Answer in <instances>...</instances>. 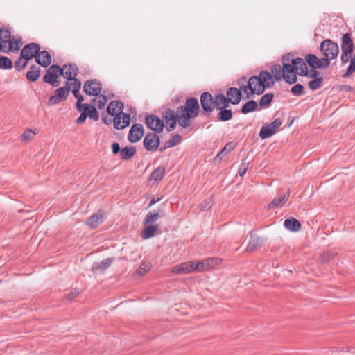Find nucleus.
<instances>
[{
	"mask_svg": "<svg viewBox=\"0 0 355 355\" xmlns=\"http://www.w3.org/2000/svg\"><path fill=\"white\" fill-rule=\"evenodd\" d=\"M180 115L179 125L186 128L191 125V120L197 117L200 112L199 102L196 98H188L184 105L177 107Z\"/></svg>",
	"mask_w": 355,
	"mask_h": 355,
	"instance_id": "f257e3e1",
	"label": "nucleus"
},
{
	"mask_svg": "<svg viewBox=\"0 0 355 355\" xmlns=\"http://www.w3.org/2000/svg\"><path fill=\"white\" fill-rule=\"evenodd\" d=\"M218 94L214 97L212 94L208 92H205L200 96V102L202 107V113L209 116L214 110V108L220 104L218 101Z\"/></svg>",
	"mask_w": 355,
	"mask_h": 355,
	"instance_id": "f03ea898",
	"label": "nucleus"
},
{
	"mask_svg": "<svg viewBox=\"0 0 355 355\" xmlns=\"http://www.w3.org/2000/svg\"><path fill=\"white\" fill-rule=\"evenodd\" d=\"M260 77L252 76L248 79L246 85H241V89L245 94V99H249L255 94L261 95L264 92V87L260 85Z\"/></svg>",
	"mask_w": 355,
	"mask_h": 355,
	"instance_id": "7ed1b4c3",
	"label": "nucleus"
},
{
	"mask_svg": "<svg viewBox=\"0 0 355 355\" xmlns=\"http://www.w3.org/2000/svg\"><path fill=\"white\" fill-rule=\"evenodd\" d=\"M241 91V87L239 88L234 87H229L226 91V96L223 93H218V98L217 99L220 103L238 105L242 98Z\"/></svg>",
	"mask_w": 355,
	"mask_h": 355,
	"instance_id": "20e7f679",
	"label": "nucleus"
},
{
	"mask_svg": "<svg viewBox=\"0 0 355 355\" xmlns=\"http://www.w3.org/2000/svg\"><path fill=\"white\" fill-rule=\"evenodd\" d=\"M320 49L324 55V59H327L330 63L331 60L335 59L339 54V47L337 43L330 39L323 40L320 45Z\"/></svg>",
	"mask_w": 355,
	"mask_h": 355,
	"instance_id": "39448f33",
	"label": "nucleus"
},
{
	"mask_svg": "<svg viewBox=\"0 0 355 355\" xmlns=\"http://www.w3.org/2000/svg\"><path fill=\"white\" fill-rule=\"evenodd\" d=\"M62 75H63V69L58 64H52L46 70L42 80L44 83H48L53 87H58L60 85V82L58 80V78L62 76Z\"/></svg>",
	"mask_w": 355,
	"mask_h": 355,
	"instance_id": "423d86ee",
	"label": "nucleus"
},
{
	"mask_svg": "<svg viewBox=\"0 0 355 355\" xmlns=\"http://www.w3.org/2000/svg\"><path fill=\"white\" fill-rule=\"evenodd\" d=\"M40 49V45L35 42L28 43L22 48L19 60H24V67H26L31 59L35 58L36 60Z\"/></svg>",
	"mask_w": 355,
	"mask_h": 355,
	"instance_id": "0eeeda50",
	"label": "nucleus"
},
{
	"mask_svg": "<svg viewBox=\"0 0 355 355\" xmlns=\"http://www.w3.org/2000/svg\"><path fill=\"white\" fill-rule=\"evenodd\" d=\"M163 121H164L166 123V130L168 132L173 130L177 125V122H179L180 115L178 114V109L174 111L172 109L168 108L162 113Z\"/></svg>",
	"mask_w": 355,
	"mask_h": 355,
	"instance_id": "6e6552de",
	"label": "nucleus"
},
{
	"mask_svg": "<svg viewBox=\"0 0 355 355\" xmlns=\"http://www.w3.org/2000/svg\"><path fill=\"white\" fill-rule=\"evenodd\" d=\"M271 75L276 82H279L282 79L289 85H293L297 81V77L294 74L293 76H284V71L282 70V66L280 64H274L271 67Z\"/></svg>",
	"mask_w": 355,
	"mask_h": 355,
	"instance_id": "1a4fd4ad",
	"label": "nucleus"
},
{
	"mask_svg": "<svg viewBox=\"0 0 355 355\" xmlns=\"http://www.w3.org/2000/svg\"><path fill=\"white\" fill-rule=\"evenodd\" d=\"M304 60L306 62V65L310 68L318 69L324 70L329 67V62L327 59L318 58L315 55L309 53L304 57Z\"/></svg>",
	"mask_w": 355,
	"mask_h": 355,
	"instance_id": "9d476101",
	"label": "nucleus"
},
{
	"mask_svg": "<svg viewBox=\"0 0 355 355\" xmlns=\"http://www.w3.org/2000/svg\"><path fill=\"white\" fill-rule=\"evenodd\" d=\"M248 236L250 237V240L245 250L248 252H254L261 248L267 241V239L265 236H258L254 231H250L248 233Z\"/></svg>",
	"mask_w": 355,
	"mask_h": 355,
	"instance_id": "9b49d317",
	"label": "nucleus"
},
{
	"mask_svg": "<svg viewBox=\"0 0 355 355\" xmlns=\"http://www.w3.org/2000/svg\"><path fill=\"white\" fill-rule=\"evenodd\" d=\"M83 91L89 96H98L102 91V85L97 79H90L84 83Z\"/></svg>",
	"mask_w": 355,
	"mask_h": 355,
	"instance_id": "f8f14e48",
	"label": "nucleus"
},
{
	"mask_svg": "<svg viewBox=\"0 0 355 355\" xmlns=\"http://www.w3.org/2000/svg\"><path fill=\"white\" fill-rule=\"evenodd\" d=\"M145 123L148 128L155 133L162 132L164 127V121L159 117L154 114L146 116Z\"/></svg>",
	"mask_w": 355,
	"mask_h": 355,
	"instance_id": "ddd939ff",
	"label": "nucleus"
},
{
	"mask_svg": "<svg viewBox=\"0 0 355 355\" xmlns=\"http://www.w3.org/2000/svg\"><path fill=\"white\" fill-rule=\"evenodd\" d=\"M144 146L148 151H156L160 144L159 136L155 132H148L143 141Z\"/></svg>",
	"mask_w": 355,
	"mask_h": 355,
	"instance_id": "4468645a",
	"label": "nucleus"
},
{
	"mask_svg": "<svg viewBox=\"0 0 355 355\" xmlns=\"http://www.w3.org/2000/svg\"><path fill=\"white\" fill-rule=\"evenodd\" d=\"M114 128L116 130H123L128 127L130 123V115L120 111L113 118Z\"/></svg>",
	"mask_w": 355,
	"mask_h": 355,
	"instance_id": "2eb2a0df",
	"label": "nucleus"
},
{
	"mask_svg": "<svg viewBox=\"0 0 355 355\" xmlns=\"http://www.w3.org/2000/svg\"><path fill=\"white\" fill-rule=\"evenodd\" d=\"M199 271L196 261H188L174 266L171 269L173 274H188L193 271Z\"/></svg>",
	"mask_w": 355,
	"mask_h": 355,
	"instance_id": "dca6fc26",
	"label": "nucleus"
},
{
	"mask_svg": "<svg viewBox=\"0 0 355 355\" xmlns=\"http://www.w3.org/2000/svg\"><path fill=\"white\" fill-rule=\"evenodd\" d=\"M144 135V128L141 123L133 124L128 132V139L131 143L139 141Z\"/></svg>",
	"mask_w": 355,
	"mask_h": 355,
	"instance_id": "f3484780",
	"label": "nucleus"
},
{
	"mask_svg": "<svg viewBox=\"0 0 355 355\" xmlns=\"http://www.w3.org/2000/svg\"><path fill=\"white\" fill-rule=\"evenodd\" d=\"M79 112H82L86 118H89L94 121L99 119V114L94 105L84 103L82 107L77 110Z\"/></svg>",
	"mask_w": 355,
	"mask_h": 355,
	"instance_id": "a211bd4d",
	"label": "nucleus"
},
{
	"mask_svg": "<svg viewBox=\"0 0 355 355\" xmlns=\"http://www.w3.org/2000/svg\"><path fill=\"white\" fill-rule=\"evenodd\" d=\"M67 88H62L61 87L56 89L54 94L50 97L47 102L49 106L56 105L67 99L69 94H67Z\"/></svg>",
	"mask_w": 355,
	"mask_h": 355,
	"instance_id": "6ab92c4d",
	"label": "nucleus"
},
{
	"mask_svg": "<svg viewBox=\"0 0 355 355\" xmlns=\"http://www.w3.org/2000/svg\"><path fill=\"white\" fill-rule=\"evenodd\" d=\"M341 51L352 53L354 52L355 44L352 34L346 33L340 38Z\"/></svg>",
	"mask_w": 355,
	"mask_h": 355,
	"instance_id": "aec40b11",
	"label": "nucleus"
},
{
	"mask_svg": "<svg viewBox=\"0 0 355 355\" xmlns=\"http://www.w3.org/2000/svg\"><path fill=\"white\" fill-rule=\"evenodd\" d=\"M229 105H230L223 103H220L216 107V109L219 111L217 114L218 121L225 122L230 121L232 118V111L227 109Z\"/></svg>",
	"mask_w": 355,
	"mask_h": 355,
	"instance_id": "412c9836",
	"label": "nucleus"
},
{
	"mask_svg": "<svg viewBox=\"0 0 355 355\" xmlns=\"http://www.w3.org/2000/svg\"><path fill=\"white\" fill-rule=\"evenodd\" d=\"M63 69V76L67 80H73L76 79V76L78 73V68L75 64H65L62 67Z\"/></svg>",
	"mask_w": 355,
	"mask_h": 355,
	"instance_id": "4be33fe9",
	"label": "nucleus"
},
{
	"mask_svg": "<svg viewBox=\"0 0 355 355\" xmlns=\"http://www.w3.org/2000/svg\"><path fill=\"white\" fill-rule=\"evenodd\" d=\"M104 214L102 211L98 210L96 213L89 216L85 222V224L91 229L96 228L99 224L104 220Z\"/></svg>",
	"mask_w": 355,
	"mask_h": 355,
	"instance_id": "5701e85b",
	"label": "nucleus"
},
{
	"mask_svg": "<svg viewBox=\"0 0 355 355\" xmlns=\"http://www.w3.org/2000/svg\"><path fill=\"white\" fill-rule=\"evenodd\" d=\"M258 77H260V85L266 88H271L275 83V80L272 76L266 70L261 71Z\"/></svg>",
	"mask_w": 355,
	"mask_h": 355,
	"instance_id": "b1692460",
	"label": "nucleus"
},
{
	"mask_svg": "<svg viewBox=\"0 0 355 355\" xmlns=\"http://www.w3.org/2000/svg\"><path fill=\"white\" fill-rule=\"evenodd\" d=\"M113 258H107L101 262H94L92 266L93 273H101L105 272L113 262Z\"/></svg>",
	"mask_w": 355,
	"mask_h": 355,
	"instance_id": "393cba45",
	"label": "nucleus"
},
{
	"mask_svg": "<svg viewBox=\"0 0 355 355\" xmlns=\"http://www.w3.org/2000/svg\"><path fill=\"white\" fill-rule=\"evenodd\" d=\"M51 55L49 54V52L46 51H41L40 50V52L37 53V55L36 57V63L42 67H47L50 65L51 63Z\"/></svg>",
	"mask_w": 355,
	"mask_h": 355,
	"instance_id": "a878e982",
	"label": "nucleus"
},
{
	"mask_svg": "<svg viewBox=\"0 0 355 355\" xmlns=\"http://www.w3.org/2000/svg\"><path fill=\"white\" fill-rule=\"evenodd\" d=\"M165 216V211L163 209H159L155 211H149L146 215V217L143 221V224L144 225H147L148 224H151L155 221L157 220L160 218H163Z\"/></svg>",
	"mask_w": 355,
	"mask_h": 355,
	"instance_id": "bb28decb",
	"label": "nucleus"
},
{
	"mask_svg": "<svg viewBox=\"0 0 355 355\" xmlns=\"http://www.w3.org/2000/svg\"><path fill=\"white\" fill-rule=\"evenodd\" d=\"M123 103L121 101H112L107 105V113L112 116H114L117 114L116 110H118V112H123Z\"/></svg>",
	"mask_w": 355,
	"mask_h": 355,
	"instance_id": "cd10ccee",
	"label": "nucleus"
},
{
	"mask_svg": "<svg viewBox=\"0 0 355 355\" xmlns=\"http://www.w3.org/2000/svg\"><path fill=\"white\" fill-rule=\"evenodd\" d=\"M218 263V259L217 258H208L205 259L201 261L197 262V266H198L199 272L207 270L212 267L216 266Z\"/></svg>",
	"mask_w": 355,
	"mask_h": 355,
	"instance_id": "c85d7f7f",
	"label": "nucleus"
},
{
	"mask_svg": "<svg viewBox=\"0 0 355 355\" xmlns=\"http://www.w3.org/2000/svg\"><path fill=\"white\" fill-rule=\"evenodd\" d=\"M40 72V68L35 64H33L30 66L29 69L26 74V78L28 81L31 83H35L39 78Z\"/></svg>",
	"mask_w": 355,
	"mask_h": 355,
	"instance_id": "c756f323",
	"label": "nucleus"
},
{
	"mask_svg": "<svg viewBox=\"0 0 355 355\" xmlns=\"http://www.w3.org/2000/svg\"><path fill=\"white\" fill-rule=\"evenodd\" d=\"M284 225L291 232H297L301 228L300 222L293 217L286 218L284 220Z\"/></svg>",
	"mask_w": 355,
	"mask_h": 355,
	"instance_id": "7c9ffc66",
	"label": "nucleus"
},
{
	"mask_svg": "<svg viewBox=\"0 0 355 355\" xmlns=\"http://www.w3.org/2000/svg\"><path fill=\"white\" fill-rule=\"evenodd\" d=\"M145 228L142 230L141 236L143 239H148L150 238L153 237L156 232L158 230V225H151L148 224L147 225H145Z\"/></svg>",
	"mask_w": 355,
	"mask_h": 355,
	"instance_id": "2f4dec72",
	"label": "nucleus"
},
{
	"mask_svg": "<svg viewBox=\"0 0 355 355\" xmlns=\"http://www.w3.org/2000/svg\"><path fill=\"white\" fill-rule=\"evenodd\" d=\"M136 152L137 149L135 146H127L121 148L119 157L123 160H129L136 154Z\"/></svg>",
	"mask_w": 355,
	"mask_h": 355,
	"instance_id": "473e14b6",
	"label": "nucleus"
},
{
	"mask_svg": "<svg viewBox=\"0 0 355 355\" xmlns=\"http://www.w3.org/2000/svg\"><path fill=\"white\" fill-rule=\"evenodd\" d=\"M289 196H290V191H288L287 192H286L283 196H280L279 198H274L268 204V209L282 207L288 200Z\"/></svg>",
	"mask_w": 355,
	"mask_h": 355,
	"instance_id": "72a5a7b5",
	"label": "nucleus"
},
{
	"mask_svg": "<svg viewBox=\"0 0 355 355\" xmlns=\"http://www.w3.org/2000/svg\"><path fill=\"white\" fill-rule=\"evenodd\" d=\"M258 107L257 103L254 100H250L243 105L241 112L243 114H247L250 112L257 110Z\"/></svg>",
	"mask_w": 355,
	"mask_h": 355,
	"instance_id": "f704fd0d",
	"label": "nucleus"
},
{
	"mask_svg": "<svg viewBox=\"0 0 355 355\" xmlns=\"http://www.w3.org/2000/svg\"><path fill=\"white\" fill-rule=\"evenodd\" d=\"M165 175V167L164 166H158L155 168L150 176V179L154 180L155 181H160L163 179Z\"/></svg>",
	"mask_w": 355,
	"mask_h": 355,
	"instance_id": "c9c22d12",
	"label": "nucleus"
},
{
	"mask_svg": "<svg viewBox=\"0 0 355 355\" xmlns=\"http://www.w3.org/2000/svg\"><path fill=\"white\" fill-rule=\"evenodd\" d=\"M293 64L295 66L296 71L300 70V72H302V70H306L308 67L304 59L300 57L293 59ZM299 72H297V74Z\"/></svg>",
	"mask_w": 355,
	"mask_h": 355,
	"instance_id": "e433bc0d",
	"label": "nucleus"
},
{
	"mask_svg": "<svg viewBox=\"0 0 355 355\" xmlns=\"http://www.w3.org/2000/svg\"><path fill=\"white\" fill-rule=\"evenodd\" d=\"M275 133V130H272V128L268 125L263 126L259 132V137L261 139H265L272 136Z\"/></svg>",
	"mask_w": 355,
	"mask_h": 355,
	"instance_id": "4c0bfd02",
	"label": "nucleus"
},
{
	"mask_svg": "<svg viewBox=\"0 0 355 355\" xmlns=\"http://www.w3.org/2000/svg\"><path fill=\"white\" fill-rule=\"evenodd\" d=\"M282 70L284 73V76H293L295 75L297 76V71L295 70V66L293 64V60H291V64L289 63H284L282 66Z\"/></svg>",
	"mask_w": 355,
	"mask_h": 355,
	"instance_id": "58836bf2",
	"label": "nucleus"
},
{
	"mask_svg": "<svg viewBox=\"0 0 355 355\" xmlns=\"http://www.w3.org/2000/svg\"><path fill=\"white\" fill-rule=\"evenodd\" d=\"M13 62L9 58L1 55L0 56V69L8 70L12 69Z\"/></svg>",
	"mask_w": 355,
	"mask_h": 355,
	"instance_id": "ea45409f",
	"label": "nucleus"
},
{
	"mask_svg": "<svg viewBox=\"0 0 355 355\" xmlns=\"http://www.w3.org/2000/svg\"><path fill=\"white\" fill-rule=\"evenodd\" d=\"M273 98L274 94L271 92L264 94L259 101V106L263 107L269 106L272 101Z\"/></svg>",
	"mask_w": 355,
	"mask_h": 355,
	"instance_id": "a19ab883",
	"label": "nucleus"
},
{
	"mask_svg": "<svg viewBox=\"0 0 355 355\" xmlns=\"http://www.w3.org/2000/svg\"><path fill=\"white\" fill-rule=\"evenodd\" d=\"M316 69H317L310 68V70H309L307 67L306 70H302V72H299L298 74L301 76L315 79L318 78V76L319 74V72Z\"/></svg>",
	"mask_w": 355,
	"mask_h": 355,
	"instance_id": "79ce46f5",
	"label": "nucleus"
},
{
	"mask_svg": "<svg viewBox=\"0 0 355 355\" xmlns=\"http://www.w3.org/2000/svg\"><path fill=\"white\" fill-rule=\"evenodd\" d=\"M6 42L8 43L9 46L7 49L3 50V53H8L10 51H17L19 49V42L15 38H10Z\"/></svg>",
	"mask_w": 355,
	"mask_h": 355,
	"instance_id": "37998d69",
	"label": "nucleus"
},
{
	"mask_svg": "<svg viewBox=\"0 0 355 355\" xmlns=\"http://www.w3.org/2000/svg\"><path fill=\"white\" fill-rule=\"evenodd\" d=\"M234 148V146L232 143H227L223 148L217 154L215 159L219 157L220 159L227 155Z\"/></svg>",
	"mask_w": 355,
	"mask_h": 355,
	"instance_id": "c03bdc74",
	"label": "nucleus"
},
{
	"mask_svg": "<svg viewBox=\"0 0 355 355\" xmlns=\"http://www.w3.org/2000/svg\"><path fill=\"white\" fill-rule=\"evenodd\" d=\"M291 92L296 96H301L305 94V89L302 84H295L291 89Z\"/></svg>",
	"mask_w": 355,
	"mask_h": 355,
	"instance_id": "a18cd8bd",
	"label": "nucleus"
},
{
	"mask_svg": "<svg viewBox=\"0 0 355 355\" xmlns=\"http://www.w3.org/2000/svg\"><path fill=\"white\" fill-rule=\"evenodd\" d=\"M323 78L322 77L316 78L310 80L308 83V86L310 89L314 91L319 89L322 86Z\"/></svg>",
	"mask_w": 355,
	"mask_h": 355,
	"instance_id": "49530a36",
	"label": "nucleus"
},
{
	"mask_svg": "<svg viewBox=\"0 0 355 355\" xmlns=\"http://www.w3.org/2000/svg\"><path fill=\"white\" fill-rule=\"evenodd\" d=\"M355 72V60H349V65L348 66L346 71L342 75V78H349L353 73Z\"/></svg>",
	"mask_w": 355,
	"mask_h": 355,
	"instance_id": "de8ad7c7",
	"label": "nucleus"
},
{
	"mask_svg": "<svg viewBox=\"0 0 355 355\" xmlns=\"http://www.w3.org/2000/svg\"><path fill=\"white\" fill-rule=\"evenodd\" d=\"M336 254L334 252H324L320 257V261L326 263L330 261Z\"/></svg>",
	"mask_w": 355,
	"mask_h": 355,
	"instance_id": "09e8293b",
	"label": "nucleus"
},
{
	"mask_svg": "<svg viewBox=\"0 0 355 355\" xmlns=\"http://www.w3.org/2000/svg\"><path fill=\"white\" fill-rule=\"evenodd\" d=\"M35 133L31 129H26L21 135V140L22 141H27L33 138Z\"/></svg>",
	"mask_w": 355,
	"mask_h": 355,
	"instance_id": "8fccbe9b",
	"label": "nucleus"
},
{
	"mask_svg": "<svg viewBox=\"0 0 355 355\" xmlns=\"http://www.w3.org/2000/svg\"><path fill=\"white\" fill-rule=\"evenodd\" d=\"M98 96L99 97V98L97 101V108L101 110L105 106L108 99L105 94H101V93Z\"/></svg>",
	"mask_w": 355,
	"mask_h": 355,
	"instance_id": "3c124183",
	"label": "nucleus"
},
{
	"mask_svg": "<svg viewBox=\"0 0 355 355\" xmlns=\"http://www.w3.org/2000/svg\"><path fill=\"white\" fill-rule=\"evenodd\" d=\"M0 41H1L3 43H6V41L10 38L11 33L9 31V29H1L0 28Z\"/></svg>",
	"mask_w": 355,
	"mask_h": 355,
	"instance_id": "603ef678",
	"label": "nucleus"
},
{
	"mask_svg": "<svg viewBox=\"0 0 355 355\" xmlns=\"http://www.w3.org/2000/svg\"><path fill=\"white\" fill-rule=\"evenodd\" d=\"M81 82L78 78L73 80L71 92L73 95L79 94L80 89L81 87Z\"/></svg>",
	"mask_w": 355,
	"mask_h": 355,
	"instance_id": "864d4df0",
	"label": "nucleus"
},
{
	"mask_svg": "<svg viewBox=\"0 0 355 355\" xmlns=\"http://www.w3.org/2000/svg\"><path fill=\"white\" fill-rule=\"evenodd\" d=\"M80 294V291L78 288H73L67 295V300L69 302L73 300Z\"/></svg>",
	"mask_w": 355,
	"mask_h": 355,
	"instance_id": "5fc2aeb1",
	"label": "nucleus"
},
{
	"mask_svg": "<svg viewBox=\"0 0 355 355\" xmlns=\"http://www.w3.org/2000/svg\"><path fill=\"white\" fill-rule=\"evenodd\" d=\"M73 96L76 98H77V101L76 103V108L78 110L83 106L84 103H83V102L84 101V96L80 95V93Z\"/></svg>",
	"mask_w": 355,
	"mask_h": 355,
	"instance_id": "6e6d98bb",
	"label": "nucleus"
},
{
	"mask_svg": "<svg viewBox=\"0 0 355 355\" xmlns=\"http://www.w3.org/2000/svg\"><path fill=\"white\" fill-rule=\"evenodd\" d=\"M352 55V53L341 51L340 60L341 65L344 66L349 62V57Z\"/></svg>",
	"mask_w": 355,
	"mask_h": 355,
	"instance_id": "4d7b16f0",
	"label": "nucleus"
},
{
	"mask_svg": "<svg viewBox=\"0 0 355 355\" xmlns=\"http://www.w3.org/2000/svg\"><path fill=\"white\" fill-rule=\"evenodd\" d=\"M149 268L148 265L143 263L138 268L137 272L140 276H143L148 271Z\"/></svg>",
	"mask_w": 355,
	"mask_h": 355,
	"instance_id": "13d9d810",
	"label": "nucleus"
},
{
	"mask_svg": "<svg viewBox=\"0 0 355 355\" xmlns=\"http://www.w3.org/2000/svg\"><path fill=\"white\" fill-rule=\"evenodd\" d=\"M282 124V121L281 119L277 118L275 119L269 125L272 128V130L276 131V129L279 128Z\"/></svg>",
	"mask_w": 355,
	"mask_h": 355,
	"instance_id": "bf43d9fd",
	"label": "nucleus"
},
{
	"mask_svg": "<svg viewBox=\"0 0 355 355\" xmlns=\"http://www.w3.org/2000/svg\"><path fill=\"white\" fill-rule=\"evenodd\" d=\"M23 60H19V57L15 60L14 63V67L15 68L16 71H21L23 69H24L26 67H24V62L22 63Z\"/></svg>",
	"mask_w": 355,
	"mask_h": 355,
	"instance_id": "052dcab7",
	"label": "nucleus"
},
{
	"mask_svg": "<svg viewBox=\"0 0 355 355\" xmlns=\"http://www.w3.org/2000/svg\"><path fill=\"white\" fill-rule=\"evenodd\" d=\"M121 148L120 147V145L118 142H114L112 144V152L114 155L119 154L121 153Z\"/></svg>",
	"mask_w": 355,
	"mask_h": 355,
	"instance_id": "680f3d73",
	"label": "nucleus"
},
{
	"mask_svg": "<svg viewBox=\"0 0 355 355\" xmlns=\"http://www.w3.org/2000/svg\"><path fill=\"white\" fill-rule=\"evenodd\" d=\"M101 120L105 125H111L113 123V118L108 117L104 112L101 114Z\"/></svg>",
	"mask_w": 355,
	"mask_h": 355,
	"instance_id": "e2e57ef3",
	"label": "nucleus"
},
{
	"mask_svg": "<svg viewBox=\"0 0 355 355\" xmlns=\"http://www.w3.org/2000/svg\"><path fill=\"white\" fill-rule=\"evenodd\" d=\"M170 139L171 140L173 144H174L175 146H176L177 144H178L180 142V141L182 139V137L179 134H175V135H172V137Z\"/></svg>",
	"mask_w": 355,
	"mask_h": 355,
	"instance_id": "0e129e2a",
	"label": "nucleus"
},
{
	"mask_svg": "<svg viewBox=\"0 0 355 355\" xmlns=\"http://www.w3.org/2000/svg\"><path fill=\"white\" fill-rule=\"evenodd\" d=\"M80 115L79 116V117L76 119V123L78 124V125H80V124H82L83 123L85 120H86V117L82 113V112H80Z\"/></svg>",
	"mask_w": 355,
	"mask_h": 355,
	"instance_id": "69168bd1",
	"label": "nucleus"
},
{
	"mask_svg": "<svg viewBox=\"0 0 355 355\" xmlns=\"http://www.w3.org/2000/svg\"><path fill=\"white\" fill-rule=\"evenodd\" d=\"M71 80H67L65 82V85L64 87H61L62 88H67V94H69V91L71 89L72 87V83H70Z\"/></svg>",
	"mask_w": 355,
	"mask_h": 355,
	"instance_id": "338daca9",
	"label": "nucleus"
},
{
	"mask_svg": "<svg viewBox=\"0 0 355 355\" xmlns=\"http://www.w3.org/2000/svg\"><path fill=\"white\" fill-rule=\"evenodd\" d=\"M340 90L349 92L352 90V87L348 85H343L340 86Z\"/></svg>",
	"mask_w": 355,
	"mask_h": 355,
	"instance_id": "774afa93",
	"label": "nucleus"
}]
</instances>
